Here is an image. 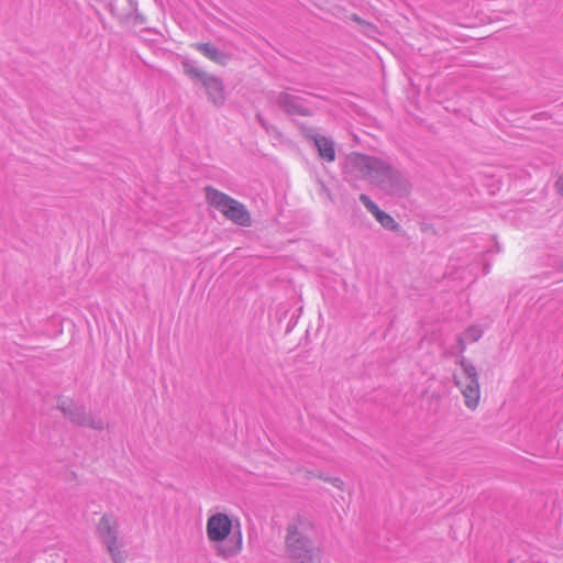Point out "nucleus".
I'll return each mask as SVG.
<instances>
[{
    "mask_svg": "<svg viewBox=\"0 0 563 563\" xmlns=\"http://www.w3.org/2000/svg\"><path fill=\"white\" fill-rule=\"evenodd\" d=\"M346 167L349 173L368 180L390 195L401 196L407 192V181L400 173L379 158L352 154L347 158Z\"/></svg>",
    "mask_w": 563,
    "mask_h": 563,
    "instance_id": "1",
    "label": "nucleus"
},
{
    "mask_svg": "<svg viewBox=\"0 0 563 563\" xmlns=\"http://www.w3.org/2000/svg\"><path fill=\"white\" fill-rule=\"evenodd\" d=\"M206 532L209 541L218 544L216 552L221 558L234 556L242 549L241 530H234L232 519L225 514L211 515L207 520Z\"/></svg>",
    "mask_w": 563,
    "mask_h": 563,
    "instance_id": "2",
    "label": "nucleus"
},
{
    "mask_svg": "<svg viewBox=\"0 0 563 563\" xmlns=\"http://www.w3.org/2000/svg\"><path fill=\"white\" fill-rule=\"evenodd\" d=\"M308 521L300 518L289 523L285 539L289 558L296 563H319V551L313 547Z\"/></svg>",
    "mask_w": 563,
    "mask_h": 563,
    "instance_id": "3",
    "label": "nucleus"
},
{
    "mask_svg": "<svg viewBox=\"0 0 563 563\" xmlns=\"http://www.w3.org/2000/svg\"><path fill=\"white\" fill-rule=\"evenodd\" d=\"M454 379L464 396L466 407L475 409L481 398L476 368L466 360H462L460 371L454 375Z\"/></svg>",
    "mask_w": 563,
    "mask_h": 563,
    "instance_id": "4",
    "label": "nucleus"
},
{
    "mask_svg": "<svg viewBox=\"0 0 563 563\" xmlns=\"http://www.w3.org/2000/svg\"><path fill=\"white\" fill-rule=\"evenodd\" d=\"M207 200L228 219L240 225L250 224V214L244 206L216 189H207Z\"/></svg>",
    "mask_w": 563,
    "mask_h": 563,
    "instance_id": "5",
    "label": "nucleus"
},
{
    "mask_svg": "<svg viewBox=\"0 0 563 563\" xmlns=\"http://www.w3.org/2000/svg\"><path fill=\"white\" fill-rule=\"evenodd\" d=\"M62 411L66 417H68L73 422L79 426H89L93 429H102L104 423L101 419H95L90 415H88L84 407L77 406L74 404H68L60 406Z\"/></svg>",
    "mask_w": 563,
    "mask_h": 563,
    "instance_id": "6",
    "label": "nucleus"
},
{
    "mask_svg": "<svg viewBox=\"0 0 563 563\" xmlns=\"http://www.w3.org/2000/svg\"><path fill=\"white\" fill-rule=\"evenodd\" d=\"M97 533L106 547L119 543L118 519L112 515L102 516L97 525Z\"/></svg>",
    "mask_w": 563,
    "mask_h": 563,
    "instance_id": "7",
    "label": "nucleus"
},
{
    "mask_svg": "<svg viewBox=\"0 0 563 563\" xmlns=\"http://www.w3.org/2000/svg\"><path fill=\"white\" fill-rule=\"evenodd\" d=\"M205 86L210 99L216 104H220L224 100L223 96V87L220 79L208 75L207 77H203V80L201 81Z\"/></svg>",
    "mask_w": 563,
    "mask_h": 563,
    "instance_id": "8",
    "label": "nucleus"
},
{
    "mask_svg": "<svg viewBox=\"0 0 563 563\" xmlns=\"http://www.w3.org/2000/svg\"><path fill=\"white\" fill-rule=\"evenodd\" d=\"M314 145L319 152V155L325 159L327 162H333L335 158V151H334V144L332 140L322 136V135H316L314 136Z\"/></svg>",
    "mask_w": 563,
    "mask_h": 563,
    "instance_id": "9",
    "label": "nucleus"
},
{
    "mask_svg": "<svg viewBox=\"0 0 563 563\" xmlns=\"http://www.w3.org/2000/svg\"><path fill=\"white\" fill-rule=\"evenodd\" d=\"M483 335V330L478 325H472L467 328L463 334L459 338L461 351L465 349V345L471 342H476Z\"/></svg>",
    "mask_w": 563,
    "mask_h": 563,
    "instance_id": "10",
    "label": "nucleus"
},
{
    "mask_svg": "<svg viewBox=\"0 0 563 563\" xmlns=\"http://www.w3.org/2000/svg\"><path fill=\"white\" fill-rule=\"evenodd\" d=\"M196 47L199 52H201L206 57L214 60L217 63H222L223 55L217 47L211 44H197Z\"/></svg>",
    "mask_w": 563,
    "mask_h": 563,
    "instance_id": "11",
    "label": "nucleus"
},
{
    "mask_svg": "<svg viewBox=\"0 0 563 563\" xmlns=\"http://www.w3.org/2000/svg\"><path fill=\"white\" fill-rule=\"evenodd\" d=\"M183 67L187 75L191 76L192 78L198 79L199 81H202L203 77L208 76V74L202 71L199 67H197L194 62L185 60L183 63Z\"/></svg>",
    "mask_w": 563,
    "mask_h": 563,
    "instance_id": "12",
    "label": "nucleus"
},
{
    "mask_svg": "<svg viewBox=\"0 0 563 563\" xmlns=\"http://www.w3.org/2000/svg\"><path fill=\"white\" fill-rule=\"evenodd\" d=\"M107 550L111 556L112 563H125L126 554L119 543L108 545Z\"/></svg>",
    "mask_w": 563,
    "mask_h": 563,
    "instance_id": "13",
    "label": "nucleus"
},
{
    "mask_svg": "<svg viewBox=\"0 0 563 563\" xmlns=\"http://www.w3.org/2000/svg\"><path fill=\"white\" fill-rule=\"evenodd\" d=\"M375 219L382 224V227H384L385 229H388V230H394L397 228V223L396 221L393 219V217H390L389 214H387L386 212L384 211H379L376 216H375Z\"/></svg>",
    "mask_w": 563,
    "mask_h": 563,
    "instance_id": "14",
    "label": "nucleus"
},
{
    "mask_svg": "<svg viewBox=\"0 0 563 563\" xmlns=\"http://www.w3.org/2000/svg\"><path fill=\"white\" fill-rule=\"evenodd\" d=\"M360 200L374 217L380 211L378 206L374 201H372L368 196L362 194L360 196Z\"/></svg>",
    "mask_w": 563,
    "mask_h": 563,
    "instance_id": "15",
    "label": "nucleus"
},
{
    "mask_svg": "<svg viewBox=\"0 0 563 563\" xmlns=\"http://www.w3.org/2000/svg\"><path fill=\"white\" fill-rule=\"evenodd\" d=\"M332 485L336 489H340V490H344L345 489L344 483L340 478H333L332 479Z\"/></svg>",
    "mask_w": 563,
    "mask_h": 563,
    "instance_id": "16",
    "label": "nucleus"
},
{
    "mask_svg": "<svg viewBox=\"0 0 563 563\" xmlns=\"http://www.w3.org/2000/svg\"><path fill=\"white\" fill-rule=\"evenodd\" d=\"M556 188L559 192L563 195V175L556 181Z\"/></svg>",
    "mask_w": 563,
    "mask_h": 563,
    "instance_id": "17",
    "label": "nucleus"
},
{
    "mask_svg": "<svg viewBox=\"0 0 563 563\" xmlns=\"http://www.w3.org/2000/svg\"><path fill=\"white\" fill-rule=\"evenodd\" d=\"M246 477H247V479H246L247 483H253V482L257 481L258 475L252 473V474H246Z\"/></svg>",
    "mask_w": 563,
    "mask_h": 563,
    "instance_id": "18",
    "label": "nucleus"
},
{
    "mask_svg": "<svg viewBox=\"0 0 563 563\" xmlns=\"http://www.w3.org/2000/svg\"><path fill=\"white\" fill-rule=\"evenodd\" d=\"M308 473H309V474H311V475H313L314 477H321V475H320V474H314V473H313V472H311V471H308Z\"/></svg>",
    "mask_w": 563,
    "mask_h": 563,
    "instance_id": "19",
    "label": "nucleus"
},
{
    "mask_svg": "<svg viewBox=\"0 0 563 563\" xmlns=\"http://www.w3.org/2000/svg\"><path fill=\"white\" fill-rule=\"evenodd\" d=\"M489 272V268L488 267H485L484 268V274H487Z\"/></svg>",
    "mask_w": 563,
    "mask_h": 563,
    "instance_id": "20",
    "label": "nucleus"
}]
</instances>
